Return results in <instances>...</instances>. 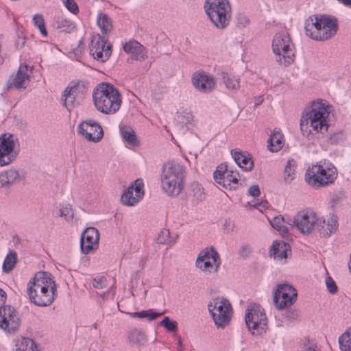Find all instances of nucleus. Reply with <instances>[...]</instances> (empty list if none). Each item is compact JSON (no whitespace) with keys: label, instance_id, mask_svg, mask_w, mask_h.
Returning a JSON list of instances; mask_svg holds the SVG:
<instances>
[{"label":"nucleus","instance_id":"nucleus-1","mask_svg":"<svg viewBox=\"0 0 351 351\" xmlns=\"http://www.w3.org/2000/svg\"><path fill=\"white\" fill-rule=\"evenodd\" d=\"M56 291V282L47 271L36 273L27 288L30 301L38 306H49L55 299Z\"/></svg>","mask_w":351,"mask_h":351},{"label":"nucleus","instance_id":"nucleus-2","mask_svg":"<svg viewBox=\"0 0 351 351\" xmlns=\"http://www.w3.org/2000/svg\"><path fill=\"white\" fill-rule=\"evenodd\" d=\"M93 99L96 108L106 114H113L120 108L122 97L119 90L109 83H100L94 89Z\"/></svg>","mask_w":351,"mask_h":351},{"label":"nucleus","instance_id":"nucleus-3","mask_svg":"<svg viewBox=\"0 0 351 351\" xmlns=\"http://www.w3.org/2000/svg\"><path fill=\"white\" fill-rule=\"evenodd\" d=\"M328 108L321 102H313L311 110L304 113L300 119V130L304 136H308L311 134L309 128L320 133L328 130Z\"/></svg>","mask_w":351,"mask_h":351},{"label":"nucleus","instance_id":"nucleus-4","mask_svg":"<svg viewBox=\"0 0 351 351\" xmlns=\"http://www.w3.org/2000/svg\"><path fill=\"white\" fill-rule=\"evenodd\" d=\"M185 168L175 161L164 163L160 176L162 188L170 196H178L184 188Z\"/></svg>","mask_w":351,"mask_h":351},{"label":"nucleus","instance_id":"nucleus-5","mask_svg":"<svg viewBox=\"0 0 351 351\" xmlns=\"http://www.w3.org/2000/svg\"><path fill=\"white\" fill-rule=\"evenodd\" d=\"M306 36L316 40H326L337 32V20L326 15H314L305 22Z\"/></svg>","mask_w":351,"mask_h":351},{"label":"nucleus","instance_id":"nucleus-6","mask_svg":"<svg viewBox=\"0 0 351 351\" xmlns=\"http://www.w3.org/2000/svg\"><path fill=\"white\" fill-rule=\"evenodd\" d=\"M204 12L214 27L226 28L232 19V7L228 0H206Z\"/></svg>","mask_w":351,"mask_h":351},{"label":"nucleus","instance_id":"nucleus-7","mask_svg":"<svg viewBox=\"0 0 351 351\" xmlns=\"http://www.w3.org/2000/svg\"><path fill=\"white\" fill-rule=\"evenodd\" d=\"M272 50L280 64L287 66L294 60L293 44L286 32L277 33L272 41Z\"/></svg>","mask_w":351,"mask_h":351},{"label":"nucleus","instance_id":"nucleus-8","mask_svg":"<svg viewBox=\"0 0 351 351\" xmlns=\"http://www.w3.org/2000/svg\"><path fill=\"white\" fill-rule=\"evenodd\" d=\"M337 177V169L332 166L323 167L321 165H313L305 173V181L314 188H321L332 184Z\"/></svg>","mask_w":351,"mask_h":351},{"label":"nucleus","instance_id":"nucleus-9","mask_svg":"<svg viewBox=\"0 0 351 351\" xmlns=\"http://www.w3.org/2000/svg\"><path fill=\"white\" fill-rule=\"evenodd\" d=\"M208 308L215 325L218 328H224L228 324L232 314V305L224 298H213L208 304Z\"/></svg>","mask_w":351,"mask_h":351},{"label":"nucleus","instance_id":"nucleus-10","mask_svg":"<svg viewBox=\"0 0 351 351\" xmlns=\"http://www.w3.org/2000/svg\"><path fill=\"white\" fill-rule=\"evenodd\" d=\"M19 145V139L15 135L10 133L0 135V167L9 165L16 160Z\"/></svg>","mask_w":351,"mask_h":351},{"label":"nucleus","instance_id":"nucleus-11","mask_svg":"<svg viewBox=\"0 0 351 351\" xmlns=\"http://www.w3.org/2000/svg\"><path fill=\"white\" fill-rule=\"evenodd\" d=\"M245 324L252 333L255 334L256 330L258 334L264 331L267 326V317L263 312V309L259 305L253 304L250 305V308L247 309L245 315Z\"/></svg>","mask_w":351,"mask_h":351},{"label":"nucleus","instance_id":"nucleus-12","mask_svg":"<svg viewBox=\"0 0 351 351\" xmlns=\"http://www.w3.org/2000/svg\"><path fill=\"white\" fill-rule=\"evenodd\" d=\"M297 300V291L293 287L288 284L277 286L273 298L274 304L278 310L288 308Z\"/></svg>","mask_w":351,"mask_h":351},{"label":"nucleus","instance_id":"nucleus-13","mask_svg":"<svg viewBox=\"0 0 351 351\" xmlns=\"http://www.w3.org/2000/svg\"><path fill=\"white\" fill-rule=\"evenodd\" d=\"M221 264L218 252L211 247L200 252L195 262L196 267L205 272L215 273Z\"/></svg>","mask_w":351,"mask_h":351},{"label":"nucleus","instance_id":"nucleus-14","mask_svg":"<svg viewBox=\"0 0 351 351\" xmlns=\"http://www.w3.org/2000/svg\"><path fill=\"white\" fill-rule=\"evenodd\" d=\"M213 178L217 184L226 190H235L239 185V174L228 169L226 165L218 166L213 173Z\"/></svg>","mask_w":351,"mask_h":351},{"label":"nucleus","instance_id":"nucleus-15","mask_svg":"<svg viewBox=\"0 0 351 351\" xmlns=\"http://www.w3.org/2000/svg\"><path fill=\"white\" fill-rule=\"evenodd\" d=\"M20 324L21 319L14 308L10 305L0 306V328L7 333H14Z\"/></svg>","mask_w":351,"mask_h":351},{"label":"nucleus","instance_id":"nucleus-16","mask_svg":"<svg viewBox=\"0 0 351 351\" xmlns=\"http://www.w3.org/2000/svg\"><path fill=\"white\" fill-rule=\"evenodd\" d=\"M86 93L87 89L82 84H77L66 87L62 95L64 106L68 110H71V109L80 104Z\"/></svg>","mask_w":351,"mask_h":351},{"label":"nucleus","instance_id":"nucleus-17","mask_svg":"<svg viewBox=\"0 0 351 351\" xmlns=\"http://www.w3.org/2000/svg\"><path fill=\"white\" fill-rule=\"evenodd\" d=\"M108 40L98 35L93 36L90 45V53L100 62H105L112 54V45L107 43Z\"/></svg>","mask_w":351,"mask_h":351},{"label":"nucleus","instance_id":"nucleus-18","mask_svg":"<svg viewBox=\"0 0 351 351\" xmlns=\"http://www.w3.org/2000/svg\"><path fill=\"white\" fill-rule=\"evenodd\" d=\"M143 195V180L138 178L124 191L121 197V202L123 205L132 206L138 202Z\"/></svg>","mask_w":351,"mask_h":351},{"label":"nucleus","instance_id":"nucleus-19","mask_svg":"<svg viewBox=\"0 0 351 351\" xmlns=\"http://www.w3.org/2000/svg\"><path fill=\"white\" fill-rule=\"evenodd\" d=\"M78 132L88 141L99 142L104 136L100 124L92 119L82 122L78 126Z\"/></svg>","mask_w":351,"mask_h":351},{"label":"nucleus","instance_id":"nucleus-20","mask_svg":"<svg viewBox=\"0 0 351 351\" xmlns=\"http://www.w3.org/2000/svg\"><path fill=\"white\" fill-rule=\"evenodd\" d=\"M99 234L93 227L87 228L81 234L80 248L83 254H87L99 245Z\"/></svg>","mask_w":351,"mask_h":351},{"label":"nucleus","instance_id":"nucleus-21","mask_svg":"<svg viewBox=\"0 0 351 351\" xmlns=\"http://www.w3.org/2000/svg\"><path fill=\"white\" fill-rule=\"evenodd\" d=\"M193 85L202 93H210L216 86V82L213 77L205 72L195 73L192 78Z\"/></svg>","mask_w":351,"mask_h":351},{"label":"nucleus","instance_id":"nucleus-22","mask_svg":"<svg viewBox=\"0 0 351 351\" xmlns=\"http://www.w3.org/2000/svg\"><path fill=\"white\" fill-rule=\"evenodd\" d=\"M317 219L316 216L313 213L309 215L299 213L295 217L293 225L302 233L309 234L315 229Z\"/></svg>","mask_w":351,"mask_h":351},{"label":"nucleus","instance_id":"nucleus-23","mask_svg":"<svg viewBox=\"0 0 351 351\" xmlns=\"http://www.w3.org/2000/svg\"><path fill=\"white\" fill-rule=\"evenodd\" d=\"M28 66L21 64L16 74L10 77L8 82L9 88L14 87L16 89H25L27 86L29 81V75L27 74Z\"/></svg>","mask_w":351,"mask_h":351},{"label":"nucleus","instance_id":"nucleus-24","mask_svg":"<svg viewBox=\"0 0 351 351\" xmlns=\"http://www.w3.org/2000/svg\"><path fill=\"white\" fill-rule=\"evenodd\" d=\"M123 50L128 53H131V60L143 61L147 57V52L145 47L136 40H130L123 45Z\"/></svg>","mask_w":351,"mask_h":351},{"label":"nucleus","instance_id":"nucleus-25","mask_svg":"<svg viewBox=\"0 0 351 351\" xmlns=\"http://www.w3.org/2000/svg\"><path fill=\"white\" fill-rule=\"evenodd\" d=\"M337 220L334 217H331L327 223L325 219H317L315 229L319 232L322 237L327 238L337 229Z\"/></svg>","mask_w":351,"mask_h":351},{"label":"nucleus","instance_id":"nucleus-26","mask_svg":"<svg viewBox=\"0 0 351 351\" xmlns=\"http://www.w3.org/2000/svg\"><path fill=\"white\" fill-rule=\"evenodd\" d=\"M288 251H291L289 243L283 241H274L270 247L269 254L275 259L281 261L287 258Z\"/></svg>","mask_w":351,"mask_h":351},{"label":"nucleus","instance_id":"nucleus-27","mask_svg":"<svg viewBox=\"0 0 351 351\" xmlns=\"http://www.w3.org/2000/svg\"><path fill=\"white\" fill-rule=\"evenodd\" d=\"M232 156L235 162L245 171H250L254 167V162L250 155H245L243 152L236 149L232 150Z\"/></svg>","mask_w":351,"mask_h":351},{"label":"nucleus","instance_id":"nucleus-28","mask_svg":"<svg viewBox=\"0 0 351 351\" xmlns=\"http://www.w3.org/2000/svg\"><path fill=\"white\" fill-rule=\"evenodd\" d=\"M271 226L282 234H287L293 228V223L287 221L281 215L275 217L270 221Z\"/></svg>","mask_w":351,"mask_h":351},{"label":"nucleus","instance_id":"nucleus-29","mask_svg":"<svg viewBox=\"0 0 351 351\" xmlns=\"http://www.w3.org/2000/svg\"><path fill=\"white\" fill-rule=\"evenodd\" d=\"M282 134L278 131H274L267 141V147L272 152H277L283 146Z\"/></svg>","mask_w":351,"mask_h":351},{"label":"nucleus","instance_id":"nucleus-30","mask_svg":"<svg viewBox=\"0 0 351 351\" xmlns=\"http://www.w3.org/2000/svg\"><path fill=\"white\" fill-rule=\"evenodd\" d=\"M130 343L141 346L147 341V337L145 332L136 328L131 330L128 335Z\"/></svg>","mask_w":351,"mask_h":351},{"label":"nucleus","instance_id":"nucleus-31","mask_svg":"<svg viewBox=\"0 0 351 351\" xmlns=\"http://www.w3.org/2000/svg\"><path fill=\"white\" fill-rule=\"evenodd\" d=\"M120 133L123 141L132 146H136L138 141L133 129L128 125L120 126Z\"/></svg>","mask_w":351,"mask_h":351},{"label":"nucleus","instance_id":"nucleus-32","mask_svg":"<svg viewBox=\"0 0 351 351\" xmlns=\"http://www.w3.org/2000/svg\"><path fill=\"white\" fill-rule=\"evenodd\" d=\"M14 351H38L36 343L31 339L22 337L16 341Z\"/></svg>","mask_w":351,"mask_h":351},{"label":"nucleus","instance_id":"nucleus-33","mask_svg":"<svg viewBox=\"0 0 351 351\" xmlns=\"http://www.w3.org/2000/svg\"><path fill=\"white\" fill-rule=\"evenodd\" d=\"M178 236L177 234L171 236L170 231L168 229H162L159 232L156 241L159 244H166L173 245L176 243Z\"/></svg>","mask_w":351,"mask_h":351},{"label":"nucleus","instance_id":"nucleus-34","mask_svg":"<svg viewBox=\"0 0 351 351\" xmlns=\"http://www.w3.org/2000/svg\"><path fill=\"white\" fill-rule=\"evenodd\" d=\"M164 312L156 313L154 311L153 309L129 313V315L133 318L146 319L149 322L156 319L157 317L162 316Z\"/></svg>","mask_w":351,"mask_h":351},{"label":"nucleus","instance_id":"nucleus-35","mask_svg":"<svg viewBox=\"0 0 351 351\" xmlns=\"http://www.w3.org/2000/svg\"><path fill=\"white\" fill-rule=\"evenodd\" d=\"M221 76L227 89L232 91H237L239 89V79L230 77L228 73L226 72H221Z\"/></svg>","mask_w":351,"mask_h":351},{"label":"nucleus","instance_id":"nucleus-36","mask_svg":"<svg viewBox=\"0 0 351 351\" xmlns=\"http://www.w3.org/2000/svg\"><path fill=\"white\" fill-rule=\"evenodd\" d=\"M97 25L104 34L111 32L112 29V21L110 17L104 13H101L97 17Z\"/></svg>","mask_w":351,"mask_h":351},{"label":"nucleus","instance_id":"nucleus-37","mask_svg":"<svg viewBox=\"0 0 351 351\" xmlns=\"http://www.w3.org/2000/svg\"><path fill=\"white\" fill-rule=\"evenodd\" d=\"M338 341L341 351H351V328L339 336Z\"/></svg>","mask_w":351,"mask_h":351},{"label":"nucleus","instance_id":"nucleus-38","mask_svg":"<svg viewBox=\"0 0 351 351\" xmlns=\"http://www.w3.org/2000/svg\"><path fill=\"white\" fill-rule=\"evenodd\" d=\"M17 261V254L14 251H10L5 256L3 263V271L9 272L13 269Z\"/></svg>","mask_w":351,"mask_h":351},{"label":"nucleus","instance_id":"nucleus-39","mask_svg":"<svg viewBox=\"0 0 351 351\" xmlns=\"http://www.w3.org/2000/svg\"><path fill=\"white\" fill-rule=\"evenodd\" d=\"M55 25L56 28L65 32H71L75 28V25L71 21L62 18L57 19Z\"/></svg>","mask_w":351,"mask_h":351},{"label":"nucleus","instance_id":"nucleus-40","mask_svg":"<svg viewBox=\"0 0 351 351\" xmlns=\"http://www.w3.org/2000/svg\"><path fill=\"white\" fill-rule=\"evenodd\" d=\"M346 136L342 131L330 134L328 138V143L332 145H337L344 142Z\"/></svg>","mask_w":351,"mask_h":351},{"label":"nucleus","instance_id":"nucleus-41","mask_svg":"<svg viewBox=\"0 0 351 351\" xmlns=\"http://www.w3.org/2000/svg\"><path fill=\"white\" fill-rule=\"evenodd\" d=\"M33 22L36 27H38L40 34L43 36H47V31L45 27V20L41 14H36L33 17Z\"/></svg>","mask_w":351,"mask_h":351},{"label":"nucleus","instance_id":"nucleus-42","mask_svg":"<svg viewBox=\"0 0 351 351\" xmlns=\"http://www.w3.org/2000/svg\"><path fill=\"white\" fill-rule=\"evenodd\" d=\"M294 160H289L284 170V176L286 181H291L293 179V175L295 172Z\"/></svg>","mask_w":351,"mask_h":351},{"label":"nucleus","instance_id":"nucleus-43","mask_svg":"<svg viewBox=\"0 0 351 351\" xmlns=\"http://www.w3.org/2000/svg\"><path fill=\"white\" fill-rule=\"evenodd\" d=\"M192 187V195L197 201V202H201L204 199V193L202 187L198 183H193Z\"/></svg>","mask_w":351,"mask_h":351},{"label":"nucleus","instance_id":"nucleus-44","mask_svg":"<svg viewBox=\"0 0 351 351\" xmlns=\"http://www.w3.org/2000/svg\"><path fill=\"white\" fill-rule=\"evenodd\" d=\"M160 325L167 330L175 332L178 329V324L176 321H171L169 317H165L161 322Z\"/></svg>","mask_w":351,"mask_h":351},{"label":"nucleus","instance_id":"nucleus-45","mask_svg":"<svg viewBox=\"0 0 351 351\" xmlns=\"http://www.w3.org/2000/svg\"><path fill=\"white\" fill-rule=\"evenodd\" d=\"M60 216L64 217L67 221H71L74 216V213L71 207H64L60 209Z\"/></svg>","mask_w":351,"mask_h":351},{"label":"nucleus","instance_id":"nucleus-46","mask_svg":"<svg viewBox=\"0 0 351 351\" xmlns=\"http://www.w3.org/2000/svg\"><path fill=\"white\" fill-rule=\"evenodd\" d=\"M66 9L72 14H76L79 12V8L75 0H63Z\"/></svg>","mask_w":351,"mask_h":351},{"label":"nucleus","instance_id":"nucleus-47","mask_svg":"<svg viewBox=\"0 0 351 351\" xmlns=\"http://www.w3.org/2000/svg\"><path fill=\"white\" fill-rule=\"evenodd\" d=\"M326 285L328 289V291L332 293H336L337 292V286L333 279L328 276L326 278Z\"/></svg>","mask_w":351,"mask_h":351},{"label":"nucleus","instance_id":"nucleus-48","mask_svg":"<svg viewBox=\"0 0 351 351\" xmlns=\"http://www.w3.org/2000/svg\"><path fill=\"white\" fill-rule=\"evenodd\" d=\"M8 179L10 181V184L14 183L17 180L19 179V174L16 170L14 169H9L5 171Z\"/></svg>","mask_w":351,"mask_h":351},{"label":"nucleus","instance_id":"nucleus-49","mask_svg":"<svg viewBox=\"0 0 351 351\" xmlns=\"http://www.w3.org/2000/svg\"><path fill=\"white\" fill-rule=\"evenodd\" d=\"M106 278L102 276L98 278H94L92 284L96 289H104L106 287Z\"/></svg>","mask_w":351,"mask_h":351},{"label":"nucleus","instance_id":"nucleus-50","mask_svg":"<svg viewBox=\"0 0 351 351\" xmlns=\"http://www.w3.org/2000/svg\"><path fill=\"white\" fill-rule=\"evenodd\" d=\"M252 252V248L249 245H243L239 252V254L242 257H247Z\"/></svg>","mask_w":351,"mask_h":351},{"label":"nucleus","instance_id":"nucleus-51","mask_svg":"<svg viewBox=\"0 0 351 351\" xmlns=\"http://www.w3.org/2000/svg\"><path fill=\"white\" fill-rule=\"evenodd\" d=\"M261 193L259 186L258 185H252L248 189V195L254 197H258Z\"/></svg>","mask_w":351,"mask_h":351},{"label":"nucleus","instance_id":"nucleus-52","mask_svg":"<svg viewBox=\"0 0 351 351\" xmlns=\"http://www.w3.org/2000/svg\"><path fill=\"white\" fill-rule=\"evenodd\" d=\"M249 23V19L245 15H239L237 18V25L240 27H245Z\"/></svg>","mask_w":351,"mask_h":351},{"label":"nucleus","instance_id":"nucleus-53","mask_svg":"<svg viewBox=\"0 0 351 351\" xmlns=\"http://www.w3.org/2000/svg\"><path fill=\"white\" fill-rule=\"evenodd\" d=\"M285 317L289 320H293L299 317V313L297 310L288 311L285 313Z\"/></svg>","mask_w":351,"mask_h":351},{"label":"nucleus","instance_id":"nucleus-54","mask_svg":"<svg viewBox=\"0 0 351 351\" xmlns=\"http://www.w3.org/2000/svg\"><path fill=\"white\" fill-rule=\"evenodd\" d=\"M0 184L1 186H6L10 185V181L8 179L5 172L0 175Z\"/></svg>","mask_w":351,"mask_h":351},{"label":"nucleus","instance_id":"nucleus-55","mask_svg":"<svg viewBox=\"0 0 351 351\" xmlns=\"http://www.w3.org/2000/svg\"><path fill=\"white\" fill-rule=\"evenodd\" d=\"M6 300V293L0 289V303H5Z\"/></svg>","mask_w":351,"mask_h":351},{"label":"nucleus","instance_id":"nucleus-56","mask_svg":"<svg viewBox=\"0 0 351 351\" xmlns=\"http://www.w3.org/2000/svg\"><path fill=\"white\" fill-rule=\"evenodd\" d=\"M259 206H261L263 207V208H267L268 207V202H260V203H257L256 205H255V207L258 208Z\"/></svg>","mask_w":351,"mask_h":351},{"label":"nucleus","instance_id":"nucleus-57","mask_svg":"<svg viewBox=\"0 0 351 351\" xmlns=\"http://www.w3.org/2000/svg\"><path fill=\"white\" fill-rule=\"evenodd\" d=\"M339 2L342 3L343 5L350 7L351 8V0H338Z\"/></svg>","mask_w":351,"mask_h":351},{"label":"nucleus","instance_id":"nucleus-58","mask_svg":"<svg viewBox=\"0 0 351 351\" xmlns=\"http://www.w3.org/2000/svg\"><path fill=\"white\" fill-rule=\"evenodd\" d=\"M305 351H321L317 346H308L305 348Z\"/></svg>","mask_w":351,"mask_h":351},{"label":"nucleus","instance_id":"nucleus-59","mask_svg":"<svg viewBox=\"0 0 351 351\" xmlns=\"http://www.w3.org/2000/svg\"><path fill=\"white\" fill-rule=\"evenodd\" d=\"M263 101L261 97H258L255 101V106L260 105Z\"/></svg>","mask_w":351,"mask_h":351},{"label":"nucleus","instance_id":"nucleus-60","mask_svg":"<svg viewBox=\"0 0 351 351\" xmlns=\"http://www.w3.org/2000/svg\"><path fill=\"white\" fill-rule=\"evenodd\" d=\"M339 200V199L338 197H336V198L335 197H332V201L335 202H337Z\"/></svg>","mask_w":351,"mask_h":351},{"label":"nucleus","instance_id":"nucleus-61","mask_svg":"<svg viewBox=\"0 0 351 351\" xmlns=\"http://www.w3.org/2000/svg\"><path fill=\"white\" fill-rule=\"evenodd\" d=\"M348 266H349V269H350V270L351 271V254H350V263H349Z\"/></svg>","mask_w":351,"mask_h":351},{"label":"nucleus","instance_id":"nucleus-62","mask_svg":"<svg viewBox=\"0 0 351 351\" xmlns=\"http://www.w3.org/2000/svg\"><path fill=\"white\" fill-rule=\"evenodd\" d=\"M93 327H94V328L97 329V323L94 324H93Z\"/></svg>","mask_w":351,"mask_h":351},{"label":"nucleus","instance_id":"nucleus-63","mask_svg":"<svg viewBox=\"0 0 351 351\" xmlns=\"http://www.w3.org/2000/svg\"><path fill=\"white\" fill-rule=\"evenodd\" d=\"M3 58L1 57H0V64H1L3 63Z\"/></svg>","mask_w":351,"mask_h":351},{"label":"nucleus","instance_id":"nucleus-64","mask_svg":"<svg viewBox=\"0 0 351 351\" xmlns=\"http://www.w3.org/2000/svg\"><path fill=\"white\" fill-rule=\"evenodd\" d=\"M16 238H17V241L19 242L20 241V239L18 237H16Z\"/></svg>","mask_w":351,"mask_h":351}]
</instances>
